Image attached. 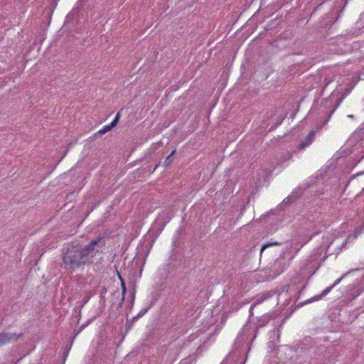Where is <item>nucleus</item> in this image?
<instances>
[{
  "label": "nucleus",
  "mask_w": 364,
  "mask_h": 364,
  "mask_svg": "<svg viewBox=\"0 0 364 364\" xmlns=\"http://www.w3.org/2000/svg\"><path fill=\"white\" fill-rule=\"evenodd\" d=\"M105 246V242L100 236L83 247L79 245H68L63 250L62 266L65 270L73 272L91 262L97 255L102 252Z\"/></svg>",
  "instance_id": "obj_1"
},
{
  "label": "nucleus",
  "mask_w": 364,
  "mask_h": 364,
  "mask_svg": "<svg viewBox=\"0 0 364 364\" xmlns=\"http://www.w3.org/2000/svg\"><path fill=\"white\" fill-rule=\"evenodd\" d=\"M22 333H13L6 331L0 333V347L4 345L17 341L18 338L22 336Z\"/></svg>",
  "instance_id": "obj_2"
},
{
  "label": "nucleus",
  "mask_w": 364,
  "mask_h": 364,
  "mask_svg": "<svg viewBox=\"0 0 364 364\" xmlns=\"http://www.w3.org/2000/svg\"><path fill=\"white\" fill-rule=\"evenodd\" d=\"M287 266L288 264L285 262L284 256L280 255V257L275 260L272 268L274 272L279 274L287 268Z\"/></svg>",
  "instance_id": "obj_3"
},
{
  "label": "nucleus",
  "mask_w": 364,
  "mask_h": 364,
  "mask_svg": "<svg viewBox=\"0 0 364 364\" xmlns=\"http://www.w3.org/2000/svg\"><path fill=\"white\" fill-rule=\"evenodd\" d=\"M315 137V132L314 131L311 132L306 136L304 141L301 143L299 146V149H304L305 147L309 146L312 143Z\"/></svg>",
  "instance_id": "obj_4"
},
{
  "label": "nucleus",
  "mask_w": 364,
  "mask_h": 364,
  "mask_svg": "<svg viewBox=\"0 0 364 364\" xmlns=\"http://www.w3.org/2000/svg\"><path fill=\"white\" fill-rule=\"evenodd\" d=\"M341 280V278L337 279L336 281V282L331 287L326 288L325 290L323 291V292L321 293V296H319V297H321L323 296H325L326 295L328 292H330V291L337 284H338Z\"/></svg>",
  "instance_id": "obj_5"
},
{
  "label": "nucleus",
  "mask_w": 364,
  "mask_h": 364,
  "mask_svg": "<svg viewBox=\"0 0 364 364\" xmlns=\"http://www.w3.org/2000/svg\"><path fill=\"white\" fill-rule=\"evenodd\" d=\"M118 275H119V278L120 282H121L122 296H123L122 301H124V295L126 294V292H127V288H126L125 282H124V279L122 278V277L119 274Z\"/></svg>",
  "instance_id": "obj_6"
},
{
  "label": "nucleus",
  "mask_w": 364,
  "mask_h": 364,
  "mask_svg": "<svg viewBox=\"0 0 364 364\" xmlns=\"http://www.w3.org/2000/svg\"><path fill=\"white\" fill-rule=\"evenodd\" d=\"M175 152H176V151L173 150L171 153V154L166 158V159L164 161V166H169L172 163L171 157L175 154Z\"/></svg>",
  "instance_id": "obj_7"
},
{
  "label": "nucleus",
  "mask_w": 364,
  "mask_h": 364,
  "mask_svg": "<svg viewBox=\"0 0 364 364\" xmlns=\"http://www.w3.org/2000/svg\"><path fill=\"white\" fill-rule=\"evenodd\" d=\"M280 243L279 242H269V243H266V244H264L262 246V248H261V254H262L263 251L267 248V247H269L271 246H274V245H279Z\"/></svg>",
  "instance_id": "obj_8"
},
{
  "label": "nucleus",
  "mask_w": 364,
  "mask_h": 364,
  "mask_svg": "<svg viewBox=\"0 0 364 364\" xmlns=\"http://www.w3.org/2000/svg\"><path fill=\"white\" fill-rule=\"evenodd\" d=\"M359 234H360V231H358L357 230L355 231V232H354V234L353 235L348 236V237L346 238V240L343 242V246L346 245L347 242L350 240L351 237H353V239L357 238V237L358 236Z\"/></svg>",
  "instance_id": "obj_9"
},
{
  "label": "nucleus",
  "mask_w": 364,
  "mask_h": 364,
  "mask_svg": "<svg viewBox=\"0 0 364 364\" xmlns=\"http://www.w3.org/2000/svg\"><path fill=\"white\" fill-rule=\"evenodd\" d=\"M112 129L111 127L109 125H107V126H105L102 129H101L99 132H98V134L100 135H102L105 133H107V132L110 131Z\"/></svg>",
  "instance_id": "obj_10"
},
{
  "label": "nucleus",
  "mask_w": 364,
  "mask_h": 364,
  "mask_svg": "<svg viewBox=\"0 0 364 364\" xmlns=\"http://www.w3.org/2000/svg\"><path fill=\"white\" fill-rule=\"evenodd\" d=\"M119 113H117L114 119L111 122V124H109V126L111 127V128L112 129L114 127L116 126V124H117L118 121H119Z\"/></svg>",
  "instance_id": "obj_11"
}]
</instances>
